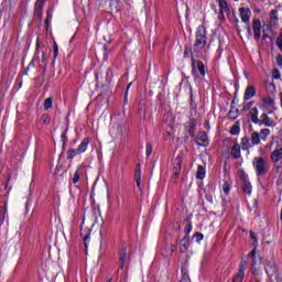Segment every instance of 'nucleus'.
I'll use <instances>...</instances> for the list:
<instances>
[{
  "label": "nucleus",
  "mask_w": 282,
  "mask_h": 282,
  "mask_svg": "<svg viewBox=\"0 0 282 282\" xmlns=\"http://www.w3.org/2000/svg\"><path fill=\"white\" fill-rule=\"evenodd\" d=\"M252 164L256 169L258 177H263V175H268V164H265L264 158H254Z\"/></svg>",
  "instance_id": "2"
},
{
  "label": "nucleus",
  "mask_w": 282,
  "mask_h": 282,
  "mask_svg": "<svg viewBox=\"0 0 282 282\" xmlns=\"http://www.w3.org/2000/svg\"><path fill=\"white\" fill-rule=\"evenodd\" d=\"M238 175H239L242 183L250 182V180L248 178V174H246V171H243L241 169L238 170Z\"/></svg>",
  "instance_id": "27"
},
{
  "label": "nucleus",
  "mask_w": 282,
  "mask_h": 282,
  "mask_svg": "<svg viewBox=\"0 0 282 282\" xmlns=\"http://www.w3.org/2000/svg\"><path fill=\"white\" fill-rule=\"evenodd\" d=\"M265 39H270V36L264 33V34L262 35V41H265Z\"/></svg>",
  "instance_id": "54"
},
{
  "label": "nucleus",
  "mask_w": 282,
  "mask_h": 282,
  "mask_svg": "<svg viewBox=\"0 0 282 282\" xmlns=\"http://www.w3.org/2000/svg\"><path fill=\"white\" fill-rule=\"evenodd\" d=\"M248 261H250V268L252 270V274H257V269H254V265H257V249H253L248 254Z\"/></svg>",
  "instance_id": "9"
},
{
  "label": "nucleus",
  "mask_w": 282,
  "mask_h": 282,
  "mask_svg": "<svg viewBox=\"0 0 282 282\" xmlns=\"http://www.w3.org/2000/svg\"><path fill=\"white\" fill-rule=\"evenodd\" d=\"M218 6L220 8V14H224V12H229L230 9L228 8V2L226 0H217Z\"/></svg>",
  "instance_id": "20"
},
{
  "label": "nucleus",
  "mask_w": 282,
  "mask_h": 282,
  "mask_svg": "<svg viewBox=\"0 0 282 282\" xmlns=\"http://www.w3.org/2000/svg\"><path fill=\"white\" fill-rule=\"evenodd\" d=\"M37 1L40 3L39 8L41 10V8H43V6H45V0H37Z\"/></svg>",
  "instance_id": "51"
},
{
  "label": "nucleus",
  "mask_w": 282,
  "mask_h": 282,
  "mask_svg": "<svg viewBox=\"0 0 282 282\" xmlns=\"http://www.w3.org/2000/svg\"><path fill=\"white\" fill-rule=\"evenodd\" d=\"M53 54H54V58L58 56V44H56V42H54L53 44Z\"/></svg>",
  "instance_id": "43"
},
{
  "label": "nucleus",
  "mask_w": 282,
  "mask_h": 282,
  "mask_svg": "<svg viewBox=\"0 0 282 282\" xmlns=\"http://www.w3.org/2000/svg\"><path fill=\"white\" fill-rule=\"evenodd\" d=\"M280 160H282V148L274 150L271 153V161L276 163L280 162Z\"/></svg>",
  "instance_id": "19"
},
{
  "label": "nucleus",
  "mask_w": 282,
  "mask_h": 282,
  "mask_svg": "<svg viewBox=\"0 0 282 282\" xmlns=\"http://www.w3.org/2000/svg\"><path fill=\"white\" fill-rule=\"evenodd\" d=\"M39 47H41V44H39V42L36 43V48L39 50Z\"/></svg>",
  "instance_id": "62"
},
{
  "label": "nucleus",
  "mask_w": 282,
  "mask_h": 282,
  "mask_svg": "<svg viewBox=\"0 0 282 282\" xmlns=\"http://www.w3.org/2000/svg\"><path fill=\"white\" fill-rule=\"evenodd\" d=\"M276 63L280 65V67H282V55H278Z\"/></svg>",
  "instance_id": "48"
},
{
  "label": "nucleus",
  "mask_w": 282,
  "mask_h": 282,
  "mask_svg": "<svg viewBox=\"0 0 282 282\" xmlns=\"http://www.w3.org/2000/svg\"><path fill=\"white\" fill-rule=\"evenodd\" d=\"M124 263H127V246L123 245L119 256V265L121 270H124Z\"/></svg>",
  "instance_id": "11"
},
{
  "label": "nucleus",
  "mask_w": 282,
  "mask_h": 282,
  "mask_svg": "<svg viewBox=\"0 0 282 282\" xmlns=\"http://www.w3.org/2000/svg\"><path fill=\"white\" fill-rule=\"evenodd\" d=\"M196 177H197V180H204V177H206V170L204 169V166L198 165L197 172H196Z\"/></svg>",
  "instance_id": "22"
},
{
  "label": "nucleus",
  "mask_w": 282,
  "mask_h": 282,
  "mask_svg": "<svg viewBox=\"0 0 282 282\" xmlns=\"http://www.w3.org/2000/svg\"><path fill=\"white\" fill-rule=\"evenodd\" d=\"M104 50H105V52H107V44L104 45Z\"/></svg>",
  "instance_id": "61"
},
{
  "label": "nucleus",
  "mask_w": 282,
  "mask_h": 282,
  "mask_svg": "<svg viewBox=\"0 0 282 282\" xmlns=\"http://www.w3.org/2000/svg\"><path fill=\"white\" fill-rule=\"evenodd\" d=\"M193 239H195L196 242L199 243V241H202V240L204 239V234L196 232V234L193 236Z\"/></svg>",
  "instance_id": "37"
},
{
  "label": "nucleus",
  "mask_w": 282,
  "mask_h": 282,
  "mask_svg": "<svg viewBox=\"0 0 282 282\" xmlns=\"http://www.w3.org/2000/svg\"><path fill=\"white\" fill-rule=\"evenodd\" d=\"M248 144H250V139H248V137H243L241 139V149H242V151H248Z\"/></svg>",
  "instance_id": "29"
},
{
  "label": "nucleus",
  "mask_w": 282,
  "mask_h": 282,
  "mask_svg": "<svg viewBox=\"0 0 282 282\" xmlns=\"http://www.w3.org/2000/svg\"><path fill=\"white\" fill-rule=\"evenodd\" d=\"M107 74H111V68H108V69H107Z\"/></svg>",
  "instance_id": "59"
},
{
  "label": "nucleus",
  "mask_w": 282,
  "mask_h": 282,
  "mask_svg": "<svg viewBox=\"0 0 282 282\" xmlns=\"http://www.w3.org/2000/svg\"><path fill=\"white\" fill-rule=\"evenodd\" d=\"M231 158H234V160H239L241 159V145H239V143H235L234 147L231 148Z\"/></svg>",
  "instance_id": "13"
},
{
  "label": "nucleus",
  "mask_w": 282,
  "mask_h": 282,
  "mask_svg": "<svg viewBox=\"0 0 282 282\" xmlns=\"http://www.w3.org/2000/svg\"><path fill=\"white\" fill-rule=\"evenodd\" d=\"M252 29L256 41H259V39H261V20L254 19L252 21Z\"/></svg>",
  "instance_id": "8"
},
{
  "label": "nucleus",
  "mask_w": 282,
  "mask_h": 282,
  "mask_svg": "<svg viewBox=\"0 0 282 282\" xmlns=\"http://www.w3.org/2000/svg\"><path fill=\"white\" fill-rule=\"evenodd\" d=\"M247 30H248L249 33L251 32L250 26H248Z\"/></svg>",
  "instance_id": "64"
},
{
  "label": "nucleus",
  "mask_w": 282,
  "mask_h": 282,
  "mask_svg": "<svg viewBox=\"0 0 282 282\" xmlns=\"http://www.w3.org/2000/svg\"><path fill=\"white\" fill-rule=\"evenodd\" d=\"M151 153H153V145H151V143H148L145 148L147 158H149Z\"/></svg>",
  "instance_id": "38"
},
{
  "label": "nucleus",
  "mask_w": 282,
  "mask_h": 282,
  "mask_svg": "<svg viewBox=\"0 0 282 282\" xmlns=\"http://www.w3.org/2000/svg\"><path fill=\"white\" fill-rule=\"evenodd\" d=\"M4 213H8V205H4Z\"/></svg>",
  "instance_id": "58"
},
{
  "label": "nucleus",
  "mask_w": 282,
  "mask_h": 282,
  "mask_svg": "<svg viewBox=\"0 0 282 282\" xmlns=\"http://www.w3.org/2000/svg\"><path fill=\"white\" fill-rule=\"evenodd\" d=\"M206 127L207 129H210V124L208 122H206Z\"/></svg>",
  "instance_id": "60"
},
{
  "label": "nucleus",
  "mask_w": 282,
  "mask_h": 282,
  "mask_svg": "<svg viewBox=\"0 0 282 282\" xmlns=\"http://www.w3.org/2000/svg\"><path fill=\"white\" fill-rule=\"evenodd\" d=\"M182 155H177L174 160L173 180H177L180 177V173H182Z\"/></svg>",
  "instance_id": "5"
},
{
  "label": "nucleus",
  "mask_w": 282,
  "mask_h": 282,
  "mask_svg": "<svg viewBox=\"0 0 282 282\" xmlns=\"http://www.w3.org/2000/svg\"><path fill=\"white\" fill-rule=\"evenodd\" d=\"M31 68L34 69V59H32V62L29 64L26 72L30 70Z\"/></svg>",
  "instance_id": "49"
},
{
  "label": "nucleus",
  "mask_w": 282,
  "mask_h": 282,
  "mask_svg": "<svg viewBox=\"0 0 282 282\" xmlns=\"http://www.w3.org/2000/svg\"><path fill=\"white\" fill-rule=\"evenodd\" d=\"M239 12L242 23H249L252 11H250L248 8H240Z\"/></svg>",
  "instance_id": "10"
},
{
  "label": "nucleus",
  "mask_w": 282,
  "mask_h": 282,
  "mask_svg": "<svg viewBox=\"0 0 282 282\" xmlns=\"http://www.w3.org/2000/svg\"><path fill=\"white\" fill-rule=\"evenodd\" d=\"M87 239H89V235L85 236V238H84L85 246H87Z\"/></svg>",
  "instance_id": "53"
},
{
  "label": "nucleus",
  "mask_w": 282,
  "mask_h": 282,
  "mask_svg": "<svg viewBox=\"0 0 282 282\" xmlns=\"http://www.w3.org/2000/svg\"><path fill=\"white\" fill-rule=\"evenodd\" d=\"M251 282H259L258 278L257 276H253Z\"/></svg>",
  "instance_id": "55"
},
{
  "label": "nucleus",
  "mask_w": 282,
  "mask_h": 282,
  "mask_svg": "<svg viewBox=\"0 0 282 282\" xmlns=\"http://www.w3.org/2000/svg\"><path fill=\"white\" fill-rule=\"evenodd\" d=\"M206 28L198 26L196 31V41L194 43L193 50L196 52V54H199L204 47H206V43L208 41Z\"/></svg>",
  "instance_id": "1"
},
{
  "label": "nucleus",
  "mask_w": 282,
  "mask_h": 282,
  "mask_svg": "<svg viewBox=\"0 0 282 282\" xmlns=\"http://www.w3.org/2000/svg\"><path fill=\"white\" fill-rule=\"evenodd\" d=\"M42 122H43V124H50V122H51L50 115H43Z\"/></svg>",
  "instance_id": "41"
},
{
  "label": "nucleus",
  "mask_w": 282,
  "mask_h": 282,
  "mask_svg": "<svg viewBox=\"0 0 282 282\" xmlns=\"http://www.w3.org/2000/svg\"><path fill=\"white\" fill-rule=\"evenodd\" d=\"M257 96V90L254 89V86H249L246 88L243 100H250L251 98H254Z\"/></svg>",
  "instance_id": "15"
},
{
  "label": "nucleus",
  "mask_w": 282,
  "mask_h": 282,
  "mask_svg": "<svg viewBox=\"0 0 282 282\" xmlns=\"http://www.w3.org/2000/svg\"><path fill=\"white\" fill-rule=\"evenodd\" d=\"M242 191L247 195H252V184H250V181L242 183Z\"/></svg>",
  "instance_id": "21"
},
{
  "label": "nucleus",
  "mask_w": 282,
  "mask_h": 282,
  "mask_svg": "<svg viewBox=\"0 0 282 282\" xmlns=\"http://www.w3.org/2000/svg\"><path fill=\"white\" fill-rule=\"evenodd\" d=\"M252 105H254V101H249L247 102L243 108L242 111H250V109H252Z\"/></svg>",
  "instance_id": "39"
},
{
  "label": "nucleus",
  "mask_w": 282,
  "mask_h": 282,
  "mask_svg": "<svg viewBox=\"0 0 282 282\" xmlns=\"http://www.w3.org/2000/svg\"><path fill=\"white\" fill-rule=\"evenodd\" d=\"M246 270H248V261L241 260L238 273L234 276L232 282H243L246 279Z\"/></svg>",
  "instance_id": "3"
},
{
  "label": "nucleus",
  "mask_w": 282,
  "mask_h": 282,
  "mask_svg": "<svg viewBox=\"0 0 282 282\" xmlns=\"http://www.w3.org/2000/svg\"><path fill=\"white\" fill-rule=\"evenodd\" d=\"M193 231V225L189 223L185 226V235H191Z\"/></svg>",
  "instance_id": "42"
},
{
  "label": "nucleus",
  "mask_w": 282,
  "mask_h": 282,
  "mask_svg": "<svg viewBox=\"0 0 282 282\" xmlns=\"http://www.w3.org/2000/svg\"><path fill=\"white\" fill-rule=\"evenodd\" d=\"M218 18H219V19H224V13H223V14L219 13Z\"/></svg>",
  "instance_id": "57"
},
{
  "label": "nucleus",
  "mask_w": 282,
  "mask_h": 282,
  "mask_svg": "<svg viewBox=\"0 0 282 282\" xmlns=\"http://www.w3.org/2000/svg\"><path fill=\"white\" fill-rule=\"evenodd\" d=\"M251 142L253 145H257L261 142V137L259 135V132H253L251 134Z\"/></svg>",
  "instance_id": "26"
},
{
  "label": "nucleus",
  "mask_w": 282,
  "mask_h": 282,
  "mask_svg": "<svg viewBox=\"0 0 282 282\" xmlns=\"http://www.w3.org/2000/svg\"><path fill=\"white\" fill-rule=\"evenodd\" d=\"M272 74H273V78H274L275 80H279V78H281V72H279L278 68H274V69L272 70Z\"/></svg>",
  "instance_id": "40"
},
{
  "label": "nucleus",
  "mask_w": 282,
  "mask_h": 282,
  "mask_svg": "<svg viewBox=\"0 0 282 282\" xmlns=\"http://www.w3.org/2000/svg\"><path fill=\"white\" fill-rule=\"evenodd\" d=\"M176 243L180 248L181 254L188 252V248H191V242L181 239L180 241L176 240Z\"/></svg>",
  "instance_id": "16"
},
{
  "label": "nucleus",
  "mask_w": 282,
  "mask_h": 282,
  "mask_svg": "<svg viewBox=\"0 0 282 282\" xmlns=\"http://www.w3.org/2000/svg\"><path fill=\"white\" fill-rule=\"evenodd\" d=\"M52 102H53L52 97L45 99V101H44V109H45V111H47V109H52Z\"/></svg>",
  "instance_id": "35"
},
{
  "label": "nucleus",
  "mask_w": 282,
  "mask_h": 282,
  "mask_svg": "<svg viewBox=\"0 0 282 282\" xmlns=\"http://www.w3.org/2000/svg\"><path fill=\"white\" fill-rule=\"evenodd\" d=\"M79 180H80V167H77L73 177V184H78Z\"/></svg>",
  "instance_id": "31"
},
{
  "label": "nucleus",
  "mask_w": 282,
  "mask_h": 282,
  "mask_svg": "<svg viewBox=\"0 0 282 282\" xmlns=\"http://www.w3.org/2000/svg\"><path fill=\"white\" fill-rule=\"evenodd\" d=\"M239 131H241V128L239 127V121H236V123L230 129V133L231 135H239Z\"/></svg>",
  "instance_id": "24"
},
{
  "label": "nucleus",
  "mask_w": 282,
  "mask_h": 282,
  "mask_svg": "<svg viewBox=\"0 0 282 282\" xmlns=\"http://www.w3.org/2000/svg\"><path fill=\"white\" fill-rule=\"evenodd\" d=\"M249 116L251 118V122H253V124H258L259 121V109H257V107H253L249 110Z\"/></svg>",
  "instance_id": "17"
},
{
  "label": "nucleus",
  "mask_w": 282,
  "mask_h": 282,
  "mask_svg": "<svg viewBox=\"0 0 282 282\" xmlns=\"http://www.w3.org/2000/svg\"><path fill=\"white\" fill-rule=\"evenodd\" d=\"M110 8H115L116 12H120V10H122V4L120 3V0H115L110 3Z\"/></svg>",
  "instance_id": "28"
},
{
  "label": "nucleus",
  "mask_w": 282,
  "mask_h": 282,
  "mask_svg": "<svg viewBox=\"0 0 282 282\" xmlns=\"http://www.w3.org/2000/svg\"><path fill=\"white\" fill-rule=\"evenodd\" d=\"M181 240L191 242V234H185V236Z\"/></svg>",
  "instance_id": "47"
},
{
  "label": "nucleus",
  "mask_w": 282,
  "mask_h": 282,
  "mask_svg": "<svg viewBox=\"0 0 282 282\" xmlns=\"http://www.w3.org/2000/svg\"><path fill=\"white\" fill-rule=\"evenodd\" d=\"M275 43H276V45H278L280 52H282V39H281V37H278V39L275 40Z\"/></svg>",
  "instance_id": "46"
},
{
  "label": "nucleus",
  "mask_w": 282,
  "mask_h": 282,
  "mask_svg": "<svg viewBox=\"0 0 282 282\" xmlns=\"http://www.w3.org/2000/svg\"><path fill=\"white\" fill-rule=\"evenodd\" d=\"M239 117V109H236V110H230L228 112V118L230 120H237V118Z\"/></svg>",
  "instance_id": "30"
},
{
  "label": "nucleus",
  "mask_w": 282,
  "mask_h": 282,
  "mask_svg": "<svg viewBox=\"0 0 282 282\" xmlns=\"http://www.w3.org/2000/svg\"><path fill=\"white\" fill-rule=\"evenodd\" d=\"M257 124H259V127H274V120H272L268 113H262Z\"/></svg>",
  "instance_id": "6"
},
{
  "label": "nucleus",
  "mask_w": 282,
  "mask_h": 282,
  "mask_svg": "<svg viewBox=\"0 0 282 282\" xmlns=\"http://www.w3.org/2000/svg\"><path fill=\"white\" fill-rule=\"evenodd\" d=\"M276 14H279V10L274 9L270 11L271 21H279V17H276Z\"/></svg>",
  "instance_id": "34"
},
{
  "label": "nucleus",
  "mask_w": 282,
  "mask_h": 282,
  "mask_svg": "<svg viewBox=\"0 0 282 282\" xmlns=\"http://www.w3.org/2000/svg\"><path fill=\"white\" fill-rule=\"evenodd\" d=\"M89 142H90V140H89V138H85L82 142H80V144L78 145V148H77V153H85V151H87V147H89Z\"/></svg>",
  "instance_id": "18"
},
{
  "label": "nucleus",
  "mask_w": 282,
  "mask_h": 282,
  "mask_svg": "<svg viewBox=\"0 0 282 282\" xmlns=\"http://www.w3.org/2000/svg\"><path fill=\"white\" fill-rule=\"evenodd\" d=\"M253 208H259V200L257 199L253 200Z\"/></svg>",
  "instance_id": "52"
},
{
  "label": "nucleus",
  "mask_w": 282,
  "mask_h": 282,
  "mask_svg": "<svg viewBox=\"0 0 282 282\" xmlns=\"http://www.w3.org/2000/svg\"><path fill=\"white\" fill-rule=\"evenodd\" d=\"M250 237L251 239H253V241H257V234H254L253 231H250Z\"/></svg>",
  "instance_id": "50"
},
{
  "label": "nucleus",
  "mask_w": 282,
  "mask_h": 282,
  "mask_svg": "<svg viewBox=\"0 0 282 282\" xmlns=\"http://www.w3.org/2000/svg\"><path fill=\"white\" fill-rule=\"evenodd\" d=\"M188 127V134L191 135V138H195V131H197V119H189Z\"/></svg>",
  "instance_id": "14"
},
{
  "label": "nucleus",
  "mask_w": 282,
  "mask_h": 282,
  "mask_svg": "<svg viewBox=\"0 0 282 282\" xmlns=\"http://www.w3.org/2000/svg\"><path fill=\"white\" fill-rule=\"evenodd\" d=\"M192 67L194 76H197V70L199 72L200 76H206V67L204 66V62H195V57H192Z\"/></svg>",
  "instance_id": "4"
},
{
  "label": "nucleus",
  "mask_w": 282,
  "mask_h": 282,
  "mask_svg": "<svg viewBox=\"0 0 282 282\" xmlns=\"http://www.w3.org/2000/svg\"><path fill=\"white\" fill-rule=\"evenodd\" d=\"M196 144L198 147H208L209 144L208 134H206L205 131L198 132V135L196 138Z\"/></svg>",
  "instance_id": "7"
},
{
  "label": "nucleus",
  "mask_w": 282,
  "mask_h": 282,
  "mask_svg": "<svg viewBox=\"0 0 282 282\" xmlns=\"http://www.w3.org/2000/svg\"><path fill=\"white\" fill-rule=\"evenodd\" d=\"M268 135H270V129L264 128V129H262V130L260 131V138H261L262 140H265V138H268Z\"/></svg>",
  "instance_id": "33"
},
{
  "label": "nucleus",
  "mask_w": 282,
  "mask_h": 282,
  "mask_svg": "<svg viewBox=\"0 0 282 282\" xmlns=\"http://www.w3.org/2000/svg\"><path fill=\"white\" fill-rule=\"evenodd\" d=\"M223 191H224L225 195H228L230 193V186H228V183H225L223 185Z\"/></svg>",
  "instance_id": "45"
},
{
  "label": "nucleus",
  "mask_w": 282,
  "mask_h": 282,
  "mask_svg": "<svg viewBox=\"0 0 282 282\" xmlns=\"http://www.w3.org/2000/svg\"><path fill=\"white\" fill-rule=\"evenodd\" d=\"M76 155H80V152H78V150H74V149H69L67 151V160H74V158H76Z\"/></svg>",
  "instance_id": "25"
},
{
  "label": "nucleus",
  "mask_w": 282,
  "mask_h": 282,
  "mask_svg": "<svg viewBox=\"0 0 282 282\" xmlns=\"http://www.w3.org/2000/svg\"><path fill=\"white\" fill-rule=\"evenodd\" d=\"M141 180H142V166L140 165V163H138L134 169V182H137L138 188H140Z\"/></svg>",
  "instance_id": "12"
},
{
  "label": "nucleus",
  "mask_w": 282,
  "mask_h": 282,
  "mask_svg": "<svg viewBox=\"0 0 282 282\" xmlns=\"http://www.w3.org/2000/svg\"><path fill=\"white\" fill-rule=\"evenodd\" d=\"M189 100H191V109L193 111H196L197 110V105L195 104V99L193 98V89H191Z\"/></svg>",
  "instance_id": "32"
},
{
  "label": "nucleus",
  "mask_w": 282,
  "mask_h": 282,
  "mask_svg": "<svg viewBox=\"0 0 282 282\" xmlns=\"http://www.w3.org/2000/svg\"><path fill=\"white\" fill-rule=\"evenodd\" d=\"M67 131H69V127H66V129L64 130V132L61 134V140L63 142L62 144V149L65 150V147L68 142V139H67Z\"/></svg>",
  "instance_id": "23"
},
{
  "label": "nucleus",
  "mask_w": 282,
  "mask_h": 282,
  "mask_svg": "<svg viewBox=\"0 0 282 282\" xmlns=\"http://www.w3.org/2000/svg\"><path fill=\"white\" fill-rule=\"evenodd\" d=\"M182 274H183L184 276H186V270H185V269H182Z\"/></svg>",
  "instance_id": "56"
},
{
  "label": "nucleus",
  "mask_w": 282,
  "mask_h": 282,
  "mask_svg": "<svg viewBox=\"0 0 282 282\" xmlns=\"http://www.w3.org/2000/svg\"><path fill=\"white\" fill-rule=\"evenodd\" d=\"M263 104L267 105L268 107H273L274 106V99L271 97H268L263 99Z\"/></svg>",
  "instance_id": "36"
},
{
  "label": "nucleus",
  "mask_w": 282,
  "mask_h": 282,
  "mask_svg": "<svg viewBox=\"0 0 282 282\" xmlns=\"http://www.w3.org/2000/svg\"><path fill=\"white\" fill-rule=\"evenodd\" d=\"M184 54H185V56H186V55L188 54V50H185V51H184Z\"/></svg>",
  "instance_id": "63"
},
{
  "label": "nucleus",
  "mask_w": 282,
  "mask_h": 282,
  "mask_svg": "<svg viewBox=\"0 0 282 282\" xmlns=\"http://www.w3.org/2000/svg\"><path fill=\"white\" fill-rule=\"evenodd\" d=\"M133 85V83H129L126 89V95H124V105H127L128 100H127V96L129 95V89L130 87Z\"/></svg>",
  "instance_id": "44"
}]
</instances>
